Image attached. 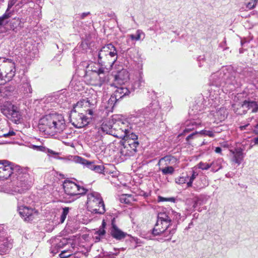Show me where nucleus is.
I'll use <instances>...</instances> for the list:
<instances>
[{
  "label": "nucleus",
  "mask_w": 258,
  "mask_h": 258,
  "mask_svg": "<svg viewBox=\"0 0 258 258\" xmlns=\"http://www.w3.org/2000/svg\"><path fill=\"white\" fill-rule=\"evenodd\" d=\"M246 7L249 9L254 8L256 5L257 0H245Z\"/></svg>",
  "instance_id": "ea45409f"
},
{
  "label": "nucleus",
  "mask_w": 258,
  "mask_h": 258,
  "mask_svg": "<svg viewBox=\"0 0 258 258\" xmlns=\"http://www.w3.org/2000/svg\"><path fill=\"white\" fill-rule=\"evenodd\" d=\"M4 236V227L3 225H0V241L2 240Z\"/></svg>",
  "instance_id": "6e6d98bb"
},
{
  "label": "nucleus",
  "mask_w": 258,
  "mask_h": 258,
  "mask_svg": "<svg viewBox=\"0 0 258 258\" xmlns=\"http://www.w3.org/2000/svg\"><path fill=\"white\" fill-rule=\"evenodd\" d=\"M103 51L106 55L115 54L117 52L115 47L111 43H109L102 47Z\"/></svg>",
  "instance_id": "7c9ffc66"
},
{
  "label": "nucleus",
  "mask_w": 258,
  "mask_h": 258,
  "mask_svg": "<svg viewBox=\"0 0 258 258\" xmlns=\"http://www.w3.org/2000/svg\"><path fill=\"white\" fill-rule=\"evenodd\" d=\"M215 152L218 154H221L222 149L220 147H217L215 148Z\"/></svg>",
  "instance_id": "052dcab7"
},
{
  "label": "nucleus",
  "mask_w": 258,
  "mask_h": 258,
  "mask_svg": "<svg viewBox=\"0 0 258 258\" xmlns=\"http://www.w3.org/2000/svg\"><path fill=\"white\" fill-rule=\"evenodd\" d=\"M200 133L210 137H214L215 136L213 131L202 130Z\"/></svg>",
  "instance_id": "de8ad7c7"
},
{
  "label": "nucleus",
  "mask_w": 258,
  "mask_h": 258,
  "mask_svg": "<svg viewBox=\"0 0 258 258\" xmlns=\"http://www.w3.org/2000/svg\"><path fill=\"white\" fill-rule=\"evenodd\" d=\"M221 131H222V130L221 128H220L219 127H216L213 130V132H214V134H215L216 133H220L221 132Z\"/></svg>",
  "instance_id": "680f3d73"
},
{
  "label": "nucleus",
  "mask_w": 258,
  "mask_h": 258,
  "mask_svg": "<svg viewBox=\"0 0 258 258\" xmlns=\"http://www.w3.org/2000/svg\"><path fill=\"white\" fill-rule=\"evenodd\" d=\"M15 166L8 160H0V179H7L12 175Z\"/></svg>",
  "instance_id": "f8f14e48"
},
{
  "label": "nucleus",
  "mask_w": 258,
  "mask_h": 258,
  "mask_svg": "<svg viewBox=\"0 0 258 258\" xmlns=\"http://www.w3.org/2000/svg\"><path fill=\"white\" fill-rule=\"evenodd\" d=\"M254 143L255 144H258V137L254 139Z\"/></svg>",
  "instance_id": "774afa93"
},
{
  "label": "nucleus",
  "mask_w": 258,
  "mask_h": 258,
  "mask_svg": "<svg viewBox=\"0 0 258 258\" xmlns=\"http://www.w3.org/2000/svg\"><path fill=\"white\" fill-rule=\"evenodd\" d=\"M11 248V244H9L7 242H4L0 245V252L1 254H5L7 253L9 249Z\"/></svg>",
  "instance_id": "e433bc0d"
},
{
  "label": "nucleus",
  "mask_w": 258,
  "mask_h": 258,
  "mask_svg": "<svg viewBox=\"0 0 258 258\" xmlns=\"http://www.w3.org/2000/svg\"><path fill=\"white\" fill-rule=\"evenodd\" d=\"M70 121L76 128H82L87 125L90 122V119L84 114L77 112L76 110L71 111Z\"/></svg>",
  "instance_id": "1a4fd4ad"
},
{
  "label": "nucleus",
  "mask_w": 258,
  "mask_h": 258,
  "mask_svg": "<svg viewBox=\"0 0 258 258\" xmlns=\"http://www.w3.org/2000/svg\"><path fill=\"white\" fill-rule=\"evenodd\" d=\"M15 75V63L11 59H7L3 67V72L0 73L1 84L10 81Z\"/></svg>",
  "instance_id": "6e6552de"
},
{
  "label": "nucleus",
  "mask_w": 258,
  "mask_h": 258,
  "mask_svg": "<svg viewBox=\"0 0 258 258\" xmlns=\"http://www.w3.org/2000/svg\"><path fill=\"white\" fill-rule=\"evenodd\" d=\"M36 148H37L40 151L44 152L46 153V150H48V148H46L45 147L40 146H35Z\"/></svg>",
  "instance_id": "bf43d9fd"
},
{
  "label": "nucleus",
  "mask_w": 258,
  "mask_h": 258,
  "mask_svg": "<svg viewBox=\"0 0 258 258\" xmlns=\"http://www.w3.org/2000/svg\"><path fill=\"white\" fill-rule=\"evenodd\" d=\"M137 152V149H133L132 146H123L120 150V153L122 156H131L134 155Z\"/></svg>",
  "instance_id": "c85d7f7f"
},
{
  "label": "nucleus",
  "mask_w": 258,
  "mask_h": 258,
  "mask_svg": "<svg viewBox=\"0 0 258 258\" xmlns=\"http://www.w3.org/2000/svg\"><path fill=\"white\" fill-rule=\"evenodd\" d=\"M186 178L185 177H179L175 179V182L177 184H182L186 182Z\"/></svg>",
  "instance_id": "8fccbe9b"
},
{
  "label": "nucleus",
  "mask_w": 258,
  "mask_h": 258,
  "mask_svg": "<svg viewBox=\"0 0 258 258\" xmlns=\"http://www.w3.org/2000/svg\"><path fill=\"white\" fill-rule=\"evenodd\" d=\"M104 169V167L102 165H95L94 170L96 173H102Z\"/></svg>",
  "instance_id": "09e8293b"
},
{
  "label": "nucleus",
  "mask_w": 258,
  "mask_h": 258,
  "mask_svg": "<svg viewBox=\"0 0 258 258\" xmlns=\"http://www.w3.org/2000/svg\"><path fill=\"white\" fill-rule=\"evenodd\" d=\"M158 201L159 202H171L174 203L175 201V199L174 198H164L161 196L158 197Z\"/></svg>",
  "instance_id": "49530a36"
},
{
  "label": "nucleus",
  "mask_w": 258,
  "mask_h": 258,
  "mask_svg": "<svg viewBox=\"0 0 258 258\" xmlns=\"http://www.w3.org/2000/svg\"><path fill=\"white\" fill-rule=\"evenodd\" d=\"M17 90L21 96L30 97L32 93L33 89L29 78L25 76H22L19 84L17 86Z\"/></svg>",
  "instance_id": "9d476101"
},
{
  "label": "nucleus",
  "mask_w": 258,
  "mask_h": 258,
  "mask_svg": "<svg viewBox=\"0 0 258 258\" xmlns=\"http://www.w3.org/2000/svg\"><path fill=\"white\" fill-rule=\"evenodd\" d=\"M106 233L105 230L103 228H100L98 230L95 232V234L99 236H103Z\"/></svg>",
  "instance_id": "603ef678"
},
{
  "label": "nucleus",
  "mask_w": 258,
  "mask_h": 258,
  "mask_svg": "<svg viewBox=\"0 0 258 258\" xmlns=\"http://www.w3.org/2000/svg\"><path fill=\"white\" fill-rule=\"evenodd\" d=\"M145 84V80L143 79V74L142 71H139L138 75L131 83V88L133 90L140 88L141 87L144 86Z\"/></svg>",
  "instance_id": "412c9836"
},
{
  "label": "nucleus",
  "mask_w": 258,
  "mask_h": 258,
  "mask_svg": "<svg viewBox=\"0 0 258 258\" xmlns=\"http://www.w3.org/2000/svg\"><path fill=\"white\" fill-rule=\"evenodd\" d=\"M63 189L66 194L71 196H76L77 184L70 180H65L63 184Z\"/></svg>",
  "instance_id": "6ab92c4d"
},
{
  "label": "nucleus",
  "mask_w": 258,
  "mask_h": 258,
  "mask_svg": "<svg viewBox=\"0 0 258 258\" xmlns=\"http://www.w3.org/2000/svg\"><path fill=\"white\" fill-rule=\"evenodd\" d=\"M74 160L75 162L84 165L89 169L93 171L94 170L95 164H94L93 162L89 161L79 156H75Z\"/></svg>",
  "instance_id": "393cba45"
},
{
  "label": "nucleus",
  "mask_w": 258,
  "mask_h": 258,
  "mask_svg": "<svg viewBox=\"0 0 258 258\" xmlns=\"http://www.w3.org/2000/svg\"><path fill=\"white\" fill-rule=\"evenodd\" d=\"M68 243L67 239L62 238L55 246H52L50 249L51 253H53V255L57 253L59 249L63 248Z\"/></svg>",
  "instance_id": "bb28decb"
},
{
  "label": "nucleus",
  "mask_w": 258,
  "mask_h": 258,
  "mask_svg": "<svg viewBox=\"0 0 258 258\" xmlns=\"http://www.w3.org/2000/svg\"><path fill=\"white\" fill-rule=\"evenodd\" d=\"M232 155L231 162L237 164L238 165L241 164L244 158L243 150L240 147L235 148L234 149L229 150Z\"/></svg>",
  "instance_id": "f3484780"
},
{
  "label": "nucleus",
  "mask_w": 258,
  "mask_h": 258,
  "mask_svg": "<svg viewBox=\"0 0 258 258\" xmlns=\"http://www.w3.org/2000/svg\"><path fill=\"white\" fill-rule=\"evenodd\" d=\"M142 35H144V32L141 30H138L135 35L130 34L127 35V37L132 40L139 41L141 39Z\"/></svg>",
  "instance_id": "f704fd0d"
},
{
  "label": "nucleus",
  "mask_w": 258,
  "mask_h": 258,
  "mask_svg": "<svg viewBox=\"0 0 258 258\" xmlns=\"http://www.w3.org/2000/svg\"><path fill=\"white\" fill-rule=\"evenodd\" d=\"M106 226V223H105V222L104 221V220H103L102 221V225H101V227H100L101 228H103L104 229L105 227Z\"/></svg>",
  "instance_id": "338daca9"
},
{
  "label": "nucleus",
  "mask_w": 258,
  "mask_h": 258,
  "mask_svg": "<svg viewBox=\"0 0 258 258\" xmlns=\"http://www.w3.org/2000/svg\"><path fill=\"white\" fill-rule=\"evenodd\" d=\"M98 62L101 63L104 58L107 56L105 52L103 51L102 47L97 53Z\"/></svg>",
  "instance_id": "a19ab883"
},
{
  "label": "nucleus",
  "mask_w": 258,
  "mask_h": 258,
  "mask_svg": "<svg viewBox=\"0 0 258 258\" xmlns=\"http://www.w3.org/2000/svg\"><path fill=\"white\" fill-rule=\"evenodd\" d=\"M198 173L195 172V171H192V174L191 176L190 177L189 179L190 180L194 181V179L196 178V177L198 176Z\"/></svg>",
  "instance_id": "13d9d810"
},
{
  "label": "nucleus",
  "mask_w": 258,
  "mask_h": 258,
  "mask_svg": "<svg viewBox=\"0 0 258 258\" xmlns=\"http://www.w3.org/2000/svg\"><path fill=\"white\" fill-rule=\"evenodd\" d=\"M66 125L63 116L57 113L47 114L39 120L38 128L41 132L47 135L66 132Z\"/></svg>",
  "instance_id": "7ed1b4c3"
},
{
  "label": "nucleus",
  "mask_w": 258,
  "mask_h": 258,
  "mask_svg": "<svg viewBox=\"0 0 258 258\" xmlns=\"http://www.w3.org/2000/svg\"><path fill=\"white\" fill-rule=\"evenodd\" d=\"M68 253V251H67V250L62 251L59 254V256L61 258H67V257H69L70 256H71L72 255V253L71 252H69V253Z\"/></svg>",
  "instance_id": "3c124183"
},
{
  "label": "nucleus",
  "mask_w": 258,
  "mask_h": 258,
  "mask_svg": "<svg viewBox=\"0 0 258 258\" xmlns=\"http://www.w3.org/2000/svg\"><path fill=\"white\" fill-rule=\"evenodd\" d=\"M123 140L122 146H132L133 149H137L139 145L138 136L133 132L132 128L121 138Z\"/></svg>",
  "instance_id": "4468645a"
},
{
  "label": "nucleus",
  "mask_w": 258,
  "mask_h": 258,
  "mask_svg": "<svg viewBox=\"0 0 258 258\" xmlns=\"http://www.w3.org/2000/svg\"><path fill=\"white\" fill-rule=\"evenodd\" d=\"M117 59V52L115 54L107 55L101 63V64H108L112 67Z\"/></svg>",
  "instance_id": "c756f323"
},
{
  "label": "nucleus",
  "mask_w": 258,
  "mask_h": 258,
  "mask_svg": "<svg viewBox=\"0 0 258 258\" xmlns=\"http://www.w3.org/2000/svg\"><path fill=\"white\" fill-rule=\"evenodd\" d=\"M97 102V99L95 97L94 98L91 97L90 98H87L83 99L77 103L74 108L77 107H83V106L90 107L91 108H93L96 105ZM88 111L89 114L92 115L93 114V110L92 109H88Z\"/></svg>",
  "instance_id": "dca6fc26"
},
{
  "label": "nucleus",
  "mask_w": 258,
  "mask_h": 258,
  "mask_svg": "<svg viewBox=\"0 0 258 258\" xmlns=\"http://www.w3.org/2000/svg\"><path fill=\"white\" fill-rule=\"evenodd\" d=\"M70 208L69 207H64L62 209V212L60 217L59 223H62L64 222L66 219L67 216L68 215L69 212Z\"/></svg>",
  "instance_id": "4c0bfd02"
},
{
  "label": "nucleus",
  "mask_w": 258,
  "mask_h": 258,
  "mask_svg": "<svg viewBox=\"0 0 258 258\" xmlns=\"http://www.w3.org/2000/svg\"><path fill=\"white\" fill-rule=\"evenodd\" d=\"M17 0H9L8 5V9L6 12L5 13H7L9 14V15L10 16V14L11 12L13 11V10H11V8L12 7L16 4Z\"/></svg>",
  "instance_id": "c03bdc74"
},
{
  "label": "nucleus",
  "mask_w": 258,
  "mask_h": 258,
  "mask_svg": "<svg viewBox=\"0 0 258 258\" xmlns=\"http://www.w3.org/2000/svg\"><path fill=\"white\" fill-rule=\"evenodd\" d=\"M241 107L245 109L244 113H246V110L248 109H252V112H256L258 111V104L257 103L253 101H248L244 100L241 104Z\"/></svg>",
  "instance_id": "5701e85b"
},
{
  "label": "nucleus",
  "mask_w": 258,
  "mask_h": 258,
  "mask_svg": "<svg viewBox=\"0 0 258 258\" xmlns=\"http://www.w3.org/2000/svg\"><path fill=\"white\" fill-rule=\"evenodd\" d=\"M46 153H47L48 156H53L54 158L58 159L61 160L63 159L62 158H61V157H56V156H58L59 155H60V153L54 151H53L51 149H49L48 148V150H46Z\"/></svg>",
  "instance_id": "79ce46f5"
},
{
  "label": "nucleus",
  "mask_w": 258,
  "mask_h": 258,
  "mask_svg": "<svg viewBox=\"0 0 258 258\" xmlns=\"http://www.w3.org/2000/svg\"><path fill=\"white\" fill-rule=\"evenodd\" d=\"M223 161L222 159H218L213 161L211 163V171L213 172H216L222 168V162Z\"/></svg>",
  "instance_id": "473e14b6"
},
{
  "label": "nucleus",
  "mask_w": 258,
  "mask_h": 258,
  "mask_svg": "<svg viewBox=\"0 0 258 258\" xmlns=\"http://www.w3.org/2000/svg\"><path fill=\"white\" fill-rule=\"evenodd\" d=\"M90 14V12H85V13H83L81 14H79V18L80 19H84L86 17H87V16L89 15Z\"/></svg>",
  "instance_id": "4d7b16f0"
},
{
  "label": "nucleus",
  "mask_w": 258,
  "mask_h": 258,
  "mask_svg": "<svg viewBox=\"0 0 258 258\" xmlns=\"http://www.w3.org/2000/svg\"><path fill=\"white\" fill-rule=\"evenodd\" d=\"M110 234L113 238L117 240L123 239L127 235L126 233L119 229L113 222H112V227L110 229Z\"/></svg>",
  "instance_id": "aec40b11"
},
{
  "label": "nucleus",
  "mask_w": 258,
  "mask_h": 258,
  "mask_svg": "<svg viewBox=\"0 0 258 258\" xmlns=\"http://www.w3.org/2000/svg\"><path fill=\"white\" fill-rule=\"evenodd\" d=\"M198 134V132L192 133V134L189 135L186 138V141L188 142L190 140L193 139L194 137Z\"/></svg>",
  "instance_id": "864d4df0"
},
{
  "label": "nucleus",
  "mask_w": 258,
  "mask_h": 258,
  "mask_svg": "<svg viewBox=\"0 0 258 258\" xmlns=\"http://www.w3.org/2000/svg\"><path fill=\"white\" fill-rule=\"evenodd\" d=\"M164 175L172 174L174 171V169L172 166H167L161 169Z\"/></svg>",
  "instance_id": "58836bf2"
},
{
  "label": "nucleus",
  "mask_w": 258,
  "mask_h": 258,
  "mask_svg": "<svg viewBox=\"0 0 258 258\" xmlns=\"http://www.w3.org/2000/svg\"><path fill=\"white\" fill-rule=\"evenodd\" d=\"M100 237H101V236H99L98 235H97V236H96L95 237V239L96 242H98V241H100Z\"/></svg>",
  "instance_id": "69168bd1"
},
{
  "label": "nucleus",
  "mask_w": 258,
  "mask_h": 258,
  "mask_svg": "<svg viewBox=\"0 0 258 258\" xmlns=\"http://www.w3.org/2000/svg\"><path fill=\"white\" fill-rule=\"evenodd\" d=\"M86 68L88 69L89 71H91L92 72L95 73L99 78V83L98 84L99 86H101L104 83L107 81V75L108 72L105 71V69L102 67L97 68L95 67V66H98L97 64H95L91 62L90 64H87Z\"/></svg>",
  "instance_id": "9b49d317"
},
{
  "label": "nucleus",
  "mask_w": 258,
  "mask_h": 258,
  "mask_svg": "<svg viewBox=\"0 0 258 258\" xmlns=\"http://www.w3.org/2000/svg\"><path fill=\"white\" fill-rule=\"evenodd\" d=\"M249 125V123H247L245 125H241L239 128L240 129L241 131H243L244 130L246 129V128Z\"/></svg>",
  "instance_id": "e2e57ef3"
},
{
  "label": "nucleus",
  "mask_w": 258,
  "mask_h": 258,
  "mask_svg": "<svg viewBox=\"0 0 258 258\" xmlns=\"http://www.w3.org/2000/svg\"><path fill=\"white\" fill-rule=\"evenodd\" d=\"M185 128L183 130V133L181 135H184L186 133L189 132L190 131L195 129L197 124L194 121H187L185 123Z\"/></svg>",
  "instance_id": "2f4dec72"
},
{
  "label": "nucleus",
  "mask_w": 258,
  "mask_h": 258,
  "mask_svg": "<svg viewBox=\"0 0 258 258\" xmlns=\"http://www.w3.org/2000/svg\"><path fill=\"white\" fill-rule=\"evenodd\" d=\"M36 4L40 7L43 3V0H35ZM20 3L21 7H26L25 8H33L35 6L34 0H21Z\"/></svg>",
  "instance_id": "a878e982"
},
{
  "label": "nucleus",
  "mask_w": 258,
  "mask_h": 258,
  "mask_svg": "<svg viewBox=\"0 0 258 258\" xmlns=\"http://www.w3.org/2000/svg\"><path fill=\"white\" fill-rule=\"evenodd\" d=\"M180 214L171 209L158 213L157 219L152 233L154 236H161L164 241H169L176 232V226H172L173 221L178 222Z\"/></svg>",
  "instance_id": "f257e3e1"
},
{
  "label": "nucleus",
  "mask_w": 258,
  "mask_h": 258,
  "mask_svg": "<svg viewBox=\"0 0 258 258\" xmlns=\"http://www.w3.org/2000/svg\"><path fill=\"white\" fill-rule=\"evenodd\" d=\"M235 73L231 66L223 67L218 72L211 75L210 78L212 85L216 87L225 84H234Z\"/></svg>",
  "instance_id": "39448f33"
},
{
  "label": "nucleus",
  "mask_w": 258,
  "mask_h": 258,
  "mask_svg": "<svg viewBox=\"0 0 258 258\" xmlns=\"http://www.w3.org/2000/svg\"><path fill=\"white\" fill-rule=\"evenodd\" d=\"M12 175L16 176L15 179L9 183H5L0 186V191L7 194H22L29 189L32 184V178L26 169H22L16 165Z\"/></svg>",
  "instance_id": "f03ea898"
},
{
  "label": "nucleus",
  "mask_w": 258,
  "mask_h": 258,
  "mask_svg": "<svg viewBox=\"0 0 258 258\" xmlns=\"http://www.w3.org/2000/svg\"><path fill=\"white\" fill-rule=\"evenodd\" d=\"M163 161H165L166 162V164H171V163L172 164V163H175L177 161V159L176 158H175L174 157H173L171 155H167L164 157L161 158L159 160L158 165H160V163Z\"/></svg>",
  "instance_id": "72a5a7b5"
},
{
  "label": "nucleus",
  "mask_w": 258,
  "mask_h": 258,
  "mask_svg": "<svg viewBox=\"0 0 258 258\" xmlns=\"http://www.w3.org/2000/svg\"><path fill=\"white\" fill-rule=\"evenodd\" d=\"M10 17L7 13H5L2 16H0V38L3 34L7 31L6 25L8 23V19Z\"/></svg>",
  "instance_id": "b1692460"
},
{
  "label": "nucleus",
  "mask_w": 258,
  "mask_h": 258,
  "mask_svg": "<svg viewBox=\"0 0 258 258\" xmlns=\"http://www.w3.org/2000/svg\"><path fill=\"white\" fill-rule=\"evenodd\" d=\"M129 80V73L125 69H122L114 76V83L118 85L124 84Z\"/></svg>",
  "instance_id": "a211bd4d"
},
{
  "label": "nucleus",
  "mask_w": 258,
  "mask_h": 258,
  "mask_svg": "<svg viewBox=\"0 0 258 258\" xmlns=\"http://www.w3.org/2000/svg\"><path fill=\"white\" fill-rule=\"evenodd\" d=\"M119 199L121 203L125 204H130L133 201L132 196L128 194L122 195Z\"/></svg>",
  "instance_id": "c9c22d12"
},
{
  "label": "nucleus",
  "mask_w": 258,
  "mask_h": 258,
  "mask_svg": "<svg viewBox=\"0 0 258 258\" xmlns=\"http://www.w3.org/2000/svg\"><path fill=\"white\" fill-rule=\"evenodd\" d=\"M192 182H193V181L190 180L189 179V181H188V182H187V187H191V186H192Z\"/></svg>",
  "instance_id": "0e129e2a"
},
{
  "label": "nucleus",
  "mask_w": 258,
  "mask_h": 258,
  "mask_svg": "<svg viewBox=\"0 0 258 258\" xmlns=\"http://www.w3.org/2000/svg\"><path fill=\"white\" fill-rule=\"evenodd\" d=\"M87 208L91 213L103 214L105 212V205L100 194L91 192L87 195Z\"/></svg>",
  "instance_id": "423d86ee"
},
{
  "label": "nucleus",
  "mask_w": 258,
  "mask_h": 258,
  "mask_svg": "<svg viewBox=\"0 0 258 258\" xmlns=\"http://www.w3.org/2000/svg\"><path fill=\"white\" fill-rule=\"evenodd\" d=\"M130 93V91L126 87H117L114 91L113 95H111L108 100L109 103L114 105V103L123 97L127 95Z\"/></svg>",
  "instance_id": "2eb2a0df"
},
{
  "label": "nucleus",
  "mask_w": 258,
  "mask_h": 258,
  "mask_svg": "<svg viewBox=\"0 0 258 258\" xmlns=\"http://www.w3.org/2000/svg\"><path fill=\"white\" fill-rule=\"evenodd\" d=\"M87 191V189L77 185V190H76V196L78 195H82L85 194Z\"/></svg>",
  "instance_id": "a18cd8bd"
},
{
  "label": "nucleus",
  "mask_w": 258,
  "mask_h": 258,
  "mask_svg": "<svg viewBox=\"0 0 258 258\" xmlns=\"http://www.w3.org/2000/svg\"><path fill=\"white\" fill-rule=\"evenodd\" d=\"M15 134H16L14 131H9V133L4 134L3 136L4 137L6 138V137H9L14 136V135H15Z\"/></svg>",
  "instance_id": "5fc2aeb1"
},
{
  "label": "nucleus",
  "mask_w": 258,
  "mask_h": 258,
  "mask_svg": "<svg viewBox=\"0 0 258 258\" xmlns=\"http://www.w3.org/2000/svg\"><path fill=\"white\" fill-rule=\"evenodd\" d=\"M4 115L16 124L20 123L22 114L20 108L10 101L5 102L0 106Z\"/></svg>",
  "instance_id": "0eeeda50"
},
{
  "label": "nucleus",
  "mask_w": 258,
  "mask_h": 258,
  "mask_svg": "<svg viewBox=\"0 0 258 258\" xmlns=\"http://www.w3.org/2000/svg\"><path fill=\"white\" fill-rule=\"evenodd\" d=\"M131 128V125L128 121L117 120L114 118L106 122L103 123L100 128L101 130L106 134L119 139L125 137V135Z\"/></svg>",
  "instance_id": "20e7f679"
},
{
  "label": "nucleus",
  "mask_w": 258,
  "mask_h": 258,
  "mask_svg": "<svg viewBox=\"0 0 258 258\" xmlns=\"http://www.w3.org/2000/svg\"><path fill=\"white\" fill-rule=\"evenodd\" d=\"M158 111V105L155 103L150 104L145 109L146 114L150 115V118H153L157 113Z\"/></svg>",
  "instance_id": "cd10ccee"
},
{
  "label": "nucleus",
  "mask_w": 258,
  "mask_h": 258,
  "mask_svg": "<svg viewBox=\"0 0 258 258\" xmlns=\"http://www.w3.org/2000/svg\"><path fill=\"white\" fill-rule=\"evenodd\" d=\"M210 167H211V163L209 164V163H204V162H200L198 164V168L199 169H201L203 170H208Z\"/></svg>",
  "instance_id": "37998d69"
},
{
  "label": "nucleus",
  "mask_w": 258,
  "mask_h": 258,
  "mask_svg": "<svg viewBox=\"0 0 258 258\" xmlns=\"http://www.w3.org/2000/svg\"><path fill=\"white\" fill-rule=\"evenodd\" d=\"M211 115H213L215 118L214 122H221L226 118L227 111L225 109L220 108L214 113H211Z\"/></svg>",
  "instance_id": "4be33fe9"
},
{
  "label": "nucleus",
  "mask_w": 258,
  "mask_h": 258,
  "mask_svg": "<svg viewBox=\"0 0 258 258\" xmlns=\"http://www.w3.org/2000/svg\"><path fill=\"white\" fill-rule=\"evenodd\" d=\"M18 211L21 216L26 221L33 220L38 215V212L35 209L26 206L19 207Z\"/></svg>",
  "instance_id": "ddd939ff"
}]
</instances>
